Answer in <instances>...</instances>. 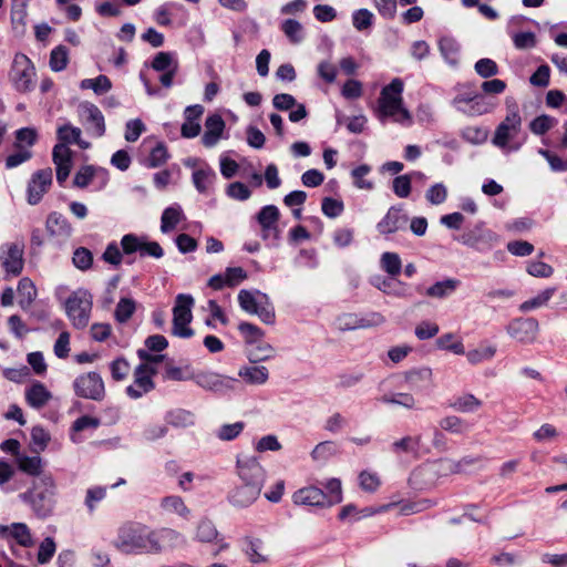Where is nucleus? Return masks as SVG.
I'll return each mask as SVG.
<instances>
[{
  "label": "nucleus",
  "mask_w": 567,
  "mask_h": 567,
  "mask_svg": "<svg viewBox=\"0 0 567 567\" xmlns=\"http://www.w3.org/2000/svg\"><path fill=\"white\" fill-rule=\"evenodd\" d=\"M237 473L241 481L228 493V502L237 508H246L259 497L266 481V472L256 457L237 460Z\"/></svg>",
  "instance_id": "obj_1"
},
{
  "label": "nucleus",
  "mask_w": 567,
  "mask_h": 567,
  "mask_svg": "<svg viewBox=\"0 0 567 567\" xmlns=\"http://www.w3.org/2000/svg\"><path fill=\"white\" fill-rule=\"evenodd\" d=\"M527 135L523 133V118L515 100L506 99V115L496 126L492 144L503 153L518 152L525 144Z\"/></svg>",
  "instance_id": "obj_2"
},
{
  "label": "nucleus",
  "mask_w": 567,
  "mask_h": 567,
  "mask_svg": "<svg viewBox=\"0 0 567 567\" xmlns=\"http://www.w3.org/2000/svg\"><path fill=\"white\" fill-rule=\"evenodd\" d=\"M403 81L399 78L382 87L375 109V116L381 123H385L390 117L400 124L411 123V114L403 106Z\"/></svg>",
  "instance_id": "obj_3"
},
{
  "label": "nucleus",
  "mask_w": 567,
  "mask_h": 567,
  "mask_svg": "<svg viewBox=\"0 0 567 567\" xmlns=\"http://www.w3.org/2000/svg\"><path fill=\"white\" fill-rule=\"evenodd\" d=\"M20 497L30 504L38 517H49L56 504V485L53 476L51 474H42L35 477L32 488L20 494Z\"/></svg>",
  "instance_id": "obj_4"
},
{
  "label": "nucleus",
  "mask_w": 567,
  "mask_h": 567,
  "mask_svg": "<svg viewBox=\"0 0 567 567\" xmlns=\"http://www.w3.org/2000/svg\"><path fill=\"white\" fill-rule=\"evenodd\" d=\"M151 528L136 522L123 524L114 540V546L126 555L151 554Z\"/></svg>",
  "instance_id": "obj_5"
},
{
  "label": "nucleus",
  "mask_w": 567,
  "mask_h": 567,
  "mask_svg": "<svg viewBox=\"0 0 567 567\" xmlns=\"http://www.w3.org/2000/svg\"><path fill=\"white\" fill-rule=\"evenodd\" d=\"M238 302L245 312L258 316L264 323L275 322V309L266 293L243 289L238 293Z\"/></svg>",
  "instance_id": "obj_6"
},
{
  "label": "nucleus",
  "mask_w": 567,
  "mask_h": 567,
  "mask_svg": "<svg viewBox=\"0 0 567 567\" xmlns=\"http://www.w3.org/2000/svg\"><path fill=\"white\" fill-rule=\"evenodd\" d=\"M92 296L87 291L73 292L65 301V311L76 329L89 324L92 310Z\"/></svg>",
  "instance_id": "obj_7"
},
{
  "label": "nucleus",
  "mask_w": 567,
  "mask_h": 567,
  "mask_svg": "<svg viewBox=\"0 0 567 567\" xmlns=\"http://www.w3.org/2000/svg\"><path fill=\"white\" fill-rule=\"evenodd\" d=\"M194 298L190 295L179 293L173 308V334L179 338H190L194 330L188 327L193 319L192 308Z\"/></svg>",
  "instance_id": "obj_8"
},
{
  "label": "nucleus",
  "mask_w": 567,
  "mask_h": 567,
  "mask_svg": "<svg viewBox=\"0 0 567 567\" xmlns=\"http://www.w3.org/2000/svg\"><path fill=\"white\" fill-rule=\"evenodd\" d=\"M452 105L467 116L489 113L495 106L485 95L474 92H460L452 100Z\"/></svg>",
  "instance_id": "obj_9"
},
{
  "label": "nucleus",
  "mask_w": 567,
  "mask_h": 567,
  "mask_svg": "<svg viewBox=\"0 0 567 567\" xmlns=\"http://www.w3.org/2000/svg\"><path fill=\"white\" fill-rule=\"evenodd\" d=\"M34 75L35 68L31 60L25 54H16L10 71V80L14 89L22 93L32 91L34 87Z\"/></svg>",
  "instance_id": "obj_10"
},
{
  "label": "nucleus",
  "mask_w": 567,
  "mask_h": 567,
  "mask_svg": "<svg viewBox=\"0 0 567 567\" xmlns=\"http://www.w3.org/2000/svg\"><path fill=\"white\" fill-rule=\"evenodd\" d=\"M73 390L78 396L93 401H102L105 396L104 381L97 372H89L75 378Z\"/></svg>",
  "instance_id": "obj_11"
},
{
  "label": "nucleus",
  "mask_w": 567,
  "mask_h": 567,
  "mask_svg": "<svg viewBox=\"0 0 567 567\" xmlns=\"http://www.w3.org/2000/svg\"><path fill=\"white\" fill-rule=\"evenodd\" d=\"M78 112L89 135L99 138L105 134L104 116L95 104L82 102L78 107Z\"/></svg>",
  "instance_id": "obj_12"
},
{
  "label": "nucleus",
  "mask_w": 567,
  "mask_h": 567,
  "mask_svg": "<svg viewBox=\"0 0 567 567\" xmlns=\"http://www.w3.org/2000/svg\"><path fill=\"white\" fill-rule=\"evenodd\" d=\"M189 379L193 380L202 389L216 393H226L233 390L234 384L237 382L236 379L225 377L212 371L192 372L189 374Z\"/></svg>",
  "instance_id": "obj_13"
},
{
  "label": "nucleus",
  "mask_w": 567,
  "mask_h": 567,
  "mask_svg": "<svg viewBox=\"0 0 567 567\" xmlns=\"http://www.w3.org/2000/svg\"><path fill=\"white\" fill-rule=\"evenodd\" d=\"M457 240L470 248H474L481 252L491 250L497 241V236L489 229L481 225H476L472 229L465 230L457 237Z\"/></svg>",
  "instance_id": "obj_14"
},
{
  "label": "nucleus",
  "mask_w": 567,
  "mask_h": 567,
  "mask_svg": "<svg viewBox=\"0 0 567 567\" xmlns=\"http://www.w3.org/2000/svg\"><path fill=\"white\" fill-rule=\"evenodd\" d=\"M23 243L4 244L0 248V264L7 276H19L24 266Z\"/></svg>",
  "instance_id": "obj_15"
},
{
  "label": "nucleus",
  "mask_w": 567,
  "mask_h": 567,
  "mask_svg": "<svg viewBox=\"0 0 567 567\" xmlns=\"http://www.w3.org/2000/svg\"><path fill=\"white\" fill-rule=\"evenodd\" d=\"M151 554L154 555L186 544V539L181 533L167 527L151 529Z\"/></svg>",
  "instance_id": "obj_16"
},
{
  "label": "nucleus",
  "mask_w": 567,
  "mask_h": 567,
  "mask_svg": "<svg viewBox=\"0 0 567 567\" xmlns=\"http://www.w3.org/2000/svg\"><path fill=\"white\" fill-rule=\"evenodd\" d=\"M506 331L516 341L530 344L537 338L539 324L535 318H516L508 323Z\"/></svg>",
  "instance_id": "obj_17"
},
{
  "label": "nucleus",
  "mask_w": 567,
  "mask_h": 567,
  "mask_svg": "<svg viewBox=\"0 0 567 567\" xmlns=\"http://www.w3.org/2000/svg\"><path fill=\"white\" fill-rule=\"evenodd\" d=\"M384 317L379 312H372L367 317H360L355 313H342L336 319V327L340 331H351L377 327L384 323Z\"/></svg>",
  "instance_id": "obj_18"
},
{
  "label": "nucleus",
  "mask_w": 567,
  "mask_h": 567,
  "mask_svg": "<svg viewBox=\"0 0 567 567\" xmlns=\"http://www.w3.org/2000/svg\"><path fill=\"white\" fill-rule=\"evenodd\" d=\"M52 169L50 167L39 169L32 174L28 183L27 199L30 205H37L52 185Z\"/></svg>",
  "instance_id": "obj_19"
},
{
  "label": "nucleus",
  "mask_w": 567,
  "mask_h": 567,
  "mask_svg": "<svg viewBox=\"0 0 567 567\" xmlns=\"http://www.w3.org/2000/svg\"><path fill=\"white\" fill-rule=\"evenodd\" d=\"M156 370L148 364L141 363L134 371V383L126 388V393L132 399H140L143 394L154 389L152 377Z\"/></svg>",
  "instance_id": "obj_20"
},
{
  "label": "nucleus",
  "mask_w": 567,
  "mask_h": 567,
  "mask_svg": "<svg viewBox=\"0 0 567 567\" xmlns=\"http://www.w3.org/2000/svg\"><path fill=\"white\" fill-rule=\"evenodd\" d=\"M409 217L403 212L402 205L391 206L385 216L377 224V229L381 235L394 234L404 229Z\"/></svg>",
  "instance_id": "obj_21"
},
{
  "label": "nucleus",
  "mask_w": 567,
  "mask_h": 567,
  "mask_svg": "<svg viewBox=\"0 0 567 567\" xmlns=\"http://www.w3.org/2000/svg\"><path fill=\"white\" fill-rule=\"evenodd\" d=\"M0 538L8 543L14 542L24 548L34 545L30 528L24 523H12L10 525L0 524Z\"/></svg>",
  "instance_id": "obj_22"
},
{
  "label": "nucleus",
  "mask_w": 567,
  "mask_h": 567,
  "mask_svg": "<svg viewBox=\"0 0 567 567\" xmlns=\"http://www.w3.org/2000/svg\"><path fill=\"white\" fill-rule=\"evenodd\" d=\"M45 229L48 235L59 243L66 241L72 235L71 224L61 213L58 212H52L48 215Z\"/></svg>",
  "instance_id": "obj_23"
},
{
  "label": "nucleus",
  "mask_w": 567,
  "mask_h": 567,
  "mask_svg": "<svg viewBox=\"0 0 567 567\" xmlns=\"http://www.w3.org/2000/svg\"><path fill=\"white\" fill-rule=\"evenodd\" d=\"M95 177L101 179V187H104L109 182V172L102 167L84 165L75 173L73 185L85 188Z\"/></svg>",
  "instance_id": "obj_24"
},
{
  "label": "nucleus",
  "mask_w": 567,
  "mask_h": 567,
  "mask_svg": "<svg viewBox=\"0 0 567 567\" xmlns=\"http://www.w3.org/2000/svg\"><path fill=\"white\" fill-rule=\"evenodd\" d=\"M292 502L296 505L326 507L327 497L322 489L308 486L296 491L292 495Z\"/></svg>",
  "instance_id": "obj_25"
},
{
  "label": "nucleus",
  "mask_w": 567,
  "mask_h": 567,
  "mask_svg": "<svg viewBox=\"0 0 567 567\" xmlns=\"http://www.w3.org/2000/svg\"><path fill=\"white\" fill-rule=\"evenodd\" d=\"M205 127L206 131L202 137V143L206 147H213L217 144L224 132L225 121L219 114H212L207 116Z\"/></svg>",
  "instance_id": "obj_26"
},
{
  "label": "nucleus",
  "mask_w": 567,
  "mask_h": 567,
  "mask_svg": "<svg viewBox=\"0 0 567 567\" xmlns=\"http://www.w3.org/2000/svg\"><path fill=\"white\" fill-rule=\"evenodd\" d=\"M404 380L413 391H422L432 385V370L427 367L415 368L404 373Z\"/></svg>",
  "instance_id": "obj_27"
},
{
  "label": "nucleus",
  "mask_w": 567,
  "mask_h": 567,
  "mask_svg": "<svg viewBox=\"0 0 567 567\" xmlns=\"http://www.w3.org/2000/svg\"><path fill=\"white\" fill-rule=\"evenodd\" d=\"M27 6L28 0H20L19 2L14 1L11 8V30L17 38L23 37L27 31Z\"/></svg>",
  "instance_id": "obj_28"
},
{
  "label": "nucleus",
  "mask_w": 567,
  "mask_h": 567,
  "mask_svg": "<svg viewBox=\"0 0 567 567\" xmlns=\"http://www.w3.org/2000/svg\"><path fill=\"white\" fill-rule=\"evenodd\" d=\"M52 398L51 392L39 381L25 390V400L33 409L43 408Z\"/></svg>",
  "instance_id": "obj_29"
},
{
  "label": "nucleus",
  "mask_w": 567,
  "mask_h": 567,
  "mask_svg": "<svg viewBox=\"0 0 567 567\" xmlns=\"http://www.w3.org/2000/svg\"><path fill=\"white\" fill-rule=\"evenodd\" d=\"M183 219L185 215L178 204L166 207L161 216V231L164 234L173 231Z\"/></svg>",
  "instance_id": "obj_30"
},
{
  "label": "nucleus",
  "mask_w": 567,
  "mask_h": 567,
  "mask_svg": "<svg viewBox=\"0 0 567 567\" xmlns=\"http://www.w3.org/2000/svg\"><path fill=\"white\" fill-rule=\"evenodd\" d=\"M35 298L37 288L33 281L28 277L21 278L18 284V303L20 308L28 311Z\"/></svg>",
  "instance_id": "obj_31"
},
{
  "label": "nucleus",
  "mask_w": 567,
  "mask_h": 567,
  "mask_svg": "<svg viewBox=\"0 0 567 567\" xmlns=\"http://www.w3.org/2000/svg\"><path fill=\"white\" fill-rule=\"evenodd\" d=\"M439 49L444 60L450 65H457L460 61L461 45L452 37H442L439 41Z\"/></svg>",
  "instance_id": "obj_32"
},
{
  "label": "nucleus",
  "mask_w": 567,
  "mask_h": 567,
  "mask_svg": "<svg viewBox=\"0 0 567 567\" xmlns=\"http://www.w3.org/2000/svg\"><path fill=\"white\" fill-rule=\"evenodd\" d=\"M460 285L461 281L458 279L447 278L430 286L425 293L432 298L444 299L453 295Z\"/></svg>",
  "instance_id": "obj_33"
},
{
  "label": "nucleus",
  "mask_w": 567,
  "mask_h": 567,
  "mask_svg": "<svg viewBox=\"0 0 567 567\" xmlns=\"http://www.w3.org/2000/svg\"><path fill=\"white\" fill-rule=\"evenodd\" d=\"M238 375L243 378V380L249 384H265L268 381L269 372L268 369L264 365H247L243 367Z\"/></svg>",
  "instance_id": "obj_34"
},
{
  "label": "nucleus",
  "mask_w": 567,
  "mask_h": 567,
  "mask_svg": "<svg viewBox=\"0 0 567 567\" xmlns=\"http://www.w3.org/2000/svg\"><path fill=\"white\" fill-rule=\"evenodd\" d=\"M165 422L174 427H188L195 424V416L190 411L174 409L166 413Z\"/></svg>",
  "instance_id": "obj_35"
},
{
  "label": "nucleus",
  "mask_w": 567,
  "mask_h": 567,
  "mask_svg": "<svg viewBox=\"0 0 567 567\" xmlns=\"http://www.w3.org/2000/svg\"><path fill=\"white\" fill-rule=\"evenodd\" d=\"M249 346L248 359L251 363L262 362L275 355L274 348L269 343L262 341V339L259 342Z\"/></svg>",
  "instance_id": "obj_36"
},
{
  "label": "nucleus",
  "mask_w": 567,
  "mask_h": 567,
  "mask_svg": "<svg viewBox=\"0 0 567 567\" xmlns=\"http://www.w3.org/2000/svg\"><path fill=\"white\" fill-rule=\"evenodd\" d=\"M168 158L169 154L166 145L159 142L152 148L148 157L144 159L143 164L147 168H156L164 165Z\"/></svg>",
  "instance_id": "obj_37"
},
{
  "label": "nucleus",
  "mask_w": 567,
  "mask_h": 567,
  "mask_svg": "<svg viewBox=\"0 0 567 567\" xmlns=\"http://www.w3.org/2000/svg\"><path fill=\"white\" fill-rule=\"evenodd\" d=\"M215 179L216 173L210 167L199 168L193 173V183L199 193H207Z\"/></svg>",
  "instance_id": "obj_38"
},
{
  "label": "nucleus",
  "mask_w": 567,
  "mask_h": 567,
  "mask_svg": "<svg viewBox=\"0 0 567 567\" xmlns=\"http://www.w3.org/2000/svg\"><path fill=\"white\" fill-rule=\"evenodd\" d=\"M380 267L392 278L400 275L402 270V260L396 252H383L380 258Z\"/></svg>",
  "instance_id": "obj_39"
},
{
  "label": "nucleus",
  "mask_w": 567,
  "mask_h": 567,
  "mask_svg": "<svg viewBox=\"0 0 567 567\" xmlns=\"http://www.w3.org/2000/svg\"><path fill=\"white\" fill-rule=\"evenodd\" d=\"M555 292H556L555 287L547 288V289L543 290L542 292H539L536 297L520 303L519 310L522 312H528V311L535 310L537 308H540V307L547 305V302L550 300V298L554 296Z\"/></svg>",
  "instance_id": "obj_40"
},
{
  "label": "nucleus",
  "mask_w": 567,
  "mask_h": 567,
  "mask_svg": "<svg viewBox=\"0 0 567 567\" xmlns=\"http://www.w3.org/2000/svg\"><path fill=\"white\" fill-rule=\"evenodd\" d=\"M279 217H280L279 209L275 205L264 206L256 215V219L260 227L278 226Z\"/></svg>",
  "instance_id": "obj_41"
},
{
  "label": "nucleus",
  "mask_w": 567,
  "mask_h": 567,
  "mask_svg": "<svg viewBox=\"0 0 567 567\" xmlns=\"http://www.w3.org/2000/svg\"><path fill=\"white\" fill-rule=\"evenodd\" d=\"M451 406L458 412L462 413H471L475 412L477 409L482 406V401L475 398L473 394H464L462 396L456 398Z\"/></svg>",
  "instance_id": "obj_42"
},
{
  "label": "nucleus",
  "mask_w": 567,
  "mask_h": 567,
  "mask_svg": "<svg viewBox=\"0 0 567 567\" xmlns=\"http://www.w3.org/2000/svg\"><path fill=\"white\" fill-rule=\"evenodd\" d=\"M161 507L167 513H175L182 517H186L189 514V509L185 505L183 498L177 495H171L162 498Z\"/></svg>",
  "instance_id": "obj_43"
},
{
  "label": "nucleus",
  "mask_w": 567,
  "mask_h": 567,
  "mask_svg": "<svg viewBox=\"0 0 567 567\" xmlns=\"http://www.w3.org/2000/svg\"><path fill=\"white\" fill-rule=\"evenodd\" d=\"M482 460L481 456H464L460 461L443 460L442 468L451 473H463L467 466L474 465Z\"/></svg>",
  "instance_id": "obj_44"
},
{
  "label": "nucleus",
  "mask_w": 567,
  "mask_h": 567,
  "mask_svg": "<svg viewBox=\"0 0 567 567\" xmlns=\"http://www.w3.org/2000/svg\"><path fill=\"white\" fill-rule=\"evenodd\" d=\"M136 303L131 298H121L116 305L114 317L120 323H124L131 319L135 312Z\"/></svg>",
  "instance_id": "obj_45"
},
{
  "label": "nucleus",
  "mask_w": 567,
  "mask_h": 567,
  "mask_svg": "<svg viewBox=\"0 0 567 567\" xmlns=\"http://www.w3.org/2000/svg\"><path fill=\"white\" fill-rule=\"evenodd\" d=\"M436 346L441 350H447L455 354H464L465 348L461 340H455L453 333L442 334L436 339Z\"/></svg>",
  "instance_id": "obj_46"
},
{
  "label": "nucleus",
  "mask_w": 567,
  "mask_h": 567,
  "mask_svg": "<svg viewBox=\"0 0 567 567\" xmlns=\"http://www.w3.org/2000/svg\"><path fill=\"white\" fill-rule=\"evenodd\" d=\"M19 468L29 474L39 477L42 468V460L40 456H21L18 460Z\"/></svg>",
  "instance_id": "obj_47"
},
{
  "label": "nucleus",
  "mask_w": 567,
  "mask_h": 567,
  "mask_svg": "<svg viewBox=\"0 0 567 567\" xmlns=\"http://www.w3.org/2000/svg\"><path fill=\"white\" fill-rule=\"evenodd\" d=\"M81 89H92L96 94H103L111 90L112 83L106 75H99L95 79H84L81 82Z\"/></svg>",
  "instance_id": "obj_48"
},
{
  "label": "nucleus",
  "mask_w": 567,
  "mask_h": 567,
  "mask_svg": "<svg viewBox=\"0 0 567 567\" xmlns=\"http://www.w3.org/2000/svg\"><path fill=\"white\" fill-rule=\"evenodd\" d=\"M420 436H404L392 443L391 451L395 454L416 452L420 445Z\"/></svg>",
  "instance_id": "obj_49"
},
{
  "label": "nucleus",
  "mask_w": 567,
  "mask_h": 567,
  "mask_svg": "<svg viewBox=\"0 0 567 567\" xmlns=\"http://www.w3.org/2000/svg\"><path fill=\"white\" fill-rule=\"evenodd\" d=\"M374 286L386 295L395 297H404L406 295V285L401 281L394 282L393 279H379Z\"/></svg>",
  "instance_id": "obj_50"
},
{
  "label": "nucleus",
  "mask_w": 567,
  "mask_h": 567,
  "mask_svg": "<svg viewBox=\"0 0 567 567\" xmlns=\"http://www.w3.org/2000/svg\"><path fill=\"white\" fill-rule=\"evenodd\" d=\"M326 491V497H327V505L326 507L333 506L336 504L341 503L342 501V487L341 482L338 478H331L324 485Z\"/></svg>",
  "instance_id": "obj_51"
},
{
  "label": "nucleus",
  "mask_w": 567,
  "mask_h": 567,
  "mask_svg": "<svg viewBox=\"0 0 567 567\" xmlns=\"http://www.w3.org/2000/svg\"><path fill=\"white\" fill-rule=\"evenodd\" d=\"M557 124V120L546 114L535 117L529 123V130L536 135H544Z\"/></svg>",
  "instance_id": "obj_52"
},
{
  "label": "nucleus",
  "mask_w": 567,
  "mask_h": 567,
  "mask_svg": "<svg viewBox=\"0 0 567 567\" xmlns=\"http://www.w3.org/2000/svg\"><path fill=\"white\" fill-rule=\"evenodd\" d=\"M245 553L252 564L266 561V557L260 553L262 540L259 538H247L245 540Z\"/></svg>",
  "instance_id": "obj_53"
},
{
  "label": "nucleus",
  "mask_w": 567,
  "mask_h": 567,
  "mask_svg": "<svg viewBox=\"0 0 567 567\" xmlns=\"http://www.w3.org/2000/svg\"><path fill=\"white\" fill-rule=\"evenodd\" d=\"M68 50L63 45H59L51 51L50 68L54 72L64 70L68 65Z\"/></svg>",
  "instance_id": "obj_54"
},
{
  "label": "nucleus",
  "mask_w": 567,
  "mask_h": 567,
  "mask_svg": "<svg viewBox=\"0 0 567 567\" xmlns=\"http://www.w3.org/2000/svg\"><path fill=\"white\" fill-rule=\"evenodd\" d=\"M238 330L245 338L246 343L248 344H255L264 338V331L259 327L250 322L239 323Z\"/></svg>",
  "instance_id": "obj_55"
},
{
  "label": "nucleus",
  "mask_w": 567,
  "mask_h": 567,
  "mask_svg": "<svg viewBox=\"0 0 567 567\" xmlns=\"http://www.w3.org/2000/svg\"><path fill=\"white\" fill-rule=\"evenodd\" d=\"M81 130L71 125L70 123L59 126L56 131L59 143H64L66 146L68 144L78 142L79 137H81Z\"/></svg>",
  "instance_id": "obj_56"
},
{
  "label": "nucleus",
  "mask_w": 567,
  "mask_h": 567,
  "mask_svg": "<svg viewBox=\"0 0 567 567\" xmlns=\"http://www.w3.org/2000/svg\"><path fill=\"white\" fill-rule=\"evenodd\" d=\"M245 429V423L241 421L224 424L216 431V436L220 441H233L235 440Z\"/></svg>",
  "instance_id": "obj_57"
},
{
  "label": "nucleus",
  "mask_w": 567,
  "mask_h": 567,
  "mask_svg": "<svg viewBox=\"0 0 567 567\" xmlns=\"http://www.w3.org/2000/svg\"><path fill=\"white\" fill-rule=\"evenodd\" d=\"M512 40L517 50H529L537 45L536 34L532 31L514 33Z\"/></svg>",
  "instance_id": "obj_58"
},
{
  "label": "nucleus",
  "mask_w": 567,
  "mask_h": 567,
  "mask_svg": "<svg viewBox=\"0 0 567 567\" xmlns=\"http://www.w3.org/2000/svg\"><path fill=\"white\" fill-rule=\"evenodd\" d=\"M281 30L292 43H299L302 40V25L297 20H285Z\"/></svg>",
  "instance_id": "obj_59"
},
{
  "label": "nucleus",
  "mask_w": 567,
  "mask_h": 567,
  "mask_svg": "<svg viewBox=\"0 0 567 567\" xmlns=\"http://www.w3.org/2000/svg\"><path fill=\"white\" fill-rule=\"evenodd\" d=\"M373 13L368 9H359L352 13V23L358 31H364L371 28L373 23Z\"/></svg>",
  "instance_id": "obj_60"
},
{
  "label": "nucleus",
  "mask_w": 567,
  "mask_h": 567,
  "mask_svg": "<svg viewBox=\"0 0 567 567\" xmlns=\"http://www.w3.org/2000/svg\"><path fill=\"white\" fill-rule=\"evenodd\" d=\"M426 200L432 205H441L447 198V188L443 183L432 185L425 193Z\"/></svg>",
  "instance_id": "obj_61"
},
{
  "label": "nucleus",
  "mask_w": 567,
  "mask_h": 567,
  "mask_svg": "<svg viewBox=\"0 0 567 567\" xmlns=\"http://www.w3.org/2000/svg\"><path fill=\"white\" fill-rule=\"evenodd\" d=\"M217 537L215 525L208 520L203 519L199 522L196 530V538L203 543H210Z\"/></svg>",
  "instance_id": "obj_62"
},
{
  "label": "nucleus",
  "mask_w": 567,
  "mask_h": 567,
  "mask_svg": "<svg viewBox=\"0 0 567 567\" xmlns=\"http://www.w3.org/2000/svg\"><path fill=\"white\" fill-rule=\"evenodd\" d=\"M474 69L475 72L484 79H488L498 74V66L496 62L488 58H483L476 61Z\"/></svg>",
  "instance_id": "obj_63"
},
{
  "label": "nucleus",
  "mask_w": 567,
  "mask_h": 567,
  "mask_svg": "<svg viewBox=\"0 0 567 567\" xmlns=\"http://www.w3.org/2000/svg\"><path fill=\"white\" fill-rule=\"evenodd\" d=\"M145 131L146 126L140 118L130 120L125 124L124 137L127 142H136Z\"/></svg>",
  "instance_id": "obj_64"
}]
</instances>
